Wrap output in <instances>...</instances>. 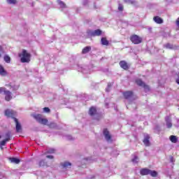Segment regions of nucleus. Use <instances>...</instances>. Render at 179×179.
I'll use <instances>...</instances> for the list:
<instances>
[{
	"label": "nucleus",
	"mask_w": 179,
	"mask_h": 179,
	"mask_svg": "<svg viewBox=\"0 0 179 179\" xmlns=\"http://www.w3.org/2000/svg\"><path fill=\"white\" fill-rule=\"evenodd\" d=\"M14 122H15L16 132H22V124H20V122H19V120H17V118H14Z\"/></svg>",
	"instance_id": "6"
},
{
	"label": "nucleus",
	"mask_w": 179,
	"mask_h": 179,
	"mask_svg": "<svg viewBox=\"0 0 179 179\" xmlns=\"http://www.w3.org/2000/svg\"><path fill=\"white\" fill-rule=\"evenodd\" d=\"M48 122V120L44 119V118H42L39 122L40 124H43V125H47Z\"/></svg>",
	"instance_id": "25"
},
{
	"label": "nucleus",
	"mask_w": 179,
	"mask_h": 179,
	"mask_svg": "<svg viewBox=\"0 0 179 179\" xmlns=\"http://www.w3.org/2000/svg\"><path fill=\"white\" fill-rule=\"evenodd\" d=\"M43 166H45V161L42 159L38 163V166L39 167H43Z\"/></svg>",
	"instance_id": "26"
},
{
	"label": "nucleus",
	"mask_w": 179,
	"mask_h": 179,
	"mask_svg": "<svg viewBox=\"0 0 179 179\" xmlns=\"http://www.w3.org/2000/svg\"><path fill=\"white\" fill-rule=\"evenodd\" d=\"M126 3H131L134 5L135 3V0H124Z\"/></svg>",
	"instance_id": "28"
},
{
	"label": "nucleus",
	"mask_w": 179,
	"mask_h": 179,
	"mask_svg": "<svg viewBox=\"0 0 179 179\" xmlns=\"http://www.w3.org/2000/svg\"><path fill=\"white\" fill-rule=\"evenodd\" d=\"M171 162L173 163V162H174V157H171Z\"/></svg>",
	"instance_id": "39"
},
{
	"label": "nucleus",
	"mask_w": 179,
	"mask_h": 179,
	"mask_svg": "<svg viewBox=\"0 0 179 179\" xmlns=\"http://www.w3.org/2000/svg\"><path fill=\"white\" fill-rule=\"evenodd\" d=\"M102 33L103 31H101V29H96L94 31L91 32V36H92L93 37H96L101 36Z\"/></svg>",
	"instance_id": "12"
},
{
	"label": "nucleus",
	"mask_w": 179,
	"mask_h": 179,
	"mask_svg": "<svg viewBox=\"0 0 179 179\" xmlns=\"http://www.w3.org/2000/svg\"><path fill=\"white\" fill-rule=\"evenodd\" d=\"M1 149H3L2 147H1Z\"/></svg>",
	"instance_id": "42"
},
{
	"label": "nucleus",
	"mask_w": 179,
	"mask_h": 179,
	"mask_svg": "<svg viewBox=\"0 0 179 179\" xmlns=\"http://www.w3.org/2000/svg\"><path fill=\"white\" fill-rule=\"evenodd\" d=\"M46 157L47 159H54V156L52 155H47Z\"/></svg>",
	"instance_id": "38"
},
{
	"label": "nucleus",
	"mask_w": 179,
	"mask_h": 179,
	"mask_svg": "<svg viewBox=\"0 0 179 179\" xmlns=\"http://www.w3.org/2000/svg\"><path fill=\"white\" fill-rule=\"evenodd\" d=\"M1 138H2V136H0V139H1Z\"/></svg>",
	"instance_id": "41"
},
{
	"label": "nucleus",
	"mask_w": 179,
	"mask_h": 179,
	"mask_svg": "<svg viewBox=\"0 0 179 179\" xmlns=\"http://www.w3.org/2000/svg\"><path fill=\"white\" fill-rule=\"evenodd\" d=\"M10 135H11V133L10 131H8L6 134V139H8V141H10Z\"/></svg>",
	"instance_id": "29"
},
{
	"label": "nucleus",
	"mask_w": 179,
	"mask_h": 179,
	"mask_svg": "<svg viewBox=\"0 0 179 179\" xmlns=\"http://www.w3.org/2000/svg\"><path fill=\"white\" fill-rule=\"evenodd\" d=\"M103 135L106 141H111V135H110V131H108V129H103Z\"/></svg>",
	"instance_id": "11"
},
{
	"label": "nucleus",
	"mask_w": 179,
	"mask_h": 179,
	"mask_svg": "<svg viewBox=\"0 0 179 179\" xmlns=\"http://www.w3.org/2000/svg\"><path fill=\"white\" fill-rule=\"evenodd\" d=\"M123 96L126 100L131 99L134 96V92L132 91H126L122 92Z\"/></svg>",
	"instance_id": "8"
},
{
	"label": "nucleus",
	"mask_w": 179,
	"mask_h": 179,
	"mask_svg": "<svg viewBox=\"0 0 179 179\" xmlns=\"http://www.w3.org/2000/svg\"><path fill=\"white\" fill-rule=\"evenodd\" d=\"M11 163H15V164H19L20 163V159L15 157L10 158Z\"/></svg>",
	"instance_id": "20"
},
{
	"label": "nucleus",
	"mask_w": 179,
	"mask_h": 179,
	"mask_svg": "<svg viewBox=\"0 0 179 179\" xmlns=\"http://www.w3.org/2000/svg\"><path fill=\"white\" fill-rule=\"evenodd\" d=\"M108 89H110V87H111V83L108 84Z\"/></svg>",
	"instance_id": "40"
},
{
	"label": "nucleus",
	"mask_w": 179,
	"mask_h": 179,
	"mask_svg": "<svg viewBox=\"0 0 179 179\" xmlns=\"http://www.w3.org/2000/svg\"><path fill=\"white\" fill-rule=\"evenodd\" d=\"M34 118L38 122H40L41 120L43 118V115H41V114L35 115Z\"/></svg>",
	"instance_id": "22"
},
{
	"label": "nucleus",
	"mask_w": 179,
	"mask_h": 179,
	"mask_svg": "<svg viewBox=\"0 0 179 179\" xmlns=\"http://www.w3.org/2000/svg\"><path fill=\"white\" fill-rule=\"evenodd\" d=\"M8 3H10V5H15L16 3V0H7Z\"/></svg>",
	"instance_id": "30"
},
{
	"label": "nucleus",
	"mask_w": 179,
	"mask_h": 179,
	"mask_svg": "<svg viewBox=\"0 0 179 179\" xmlns=\"http://www.w3.org/2000/svg\"><path fill=\"white\" fill-rule=\"evenodd\" d=\"M101 43L102 45H106V46L110 44V42L108 41V40H107L106 37L101 38Z\"/></svg>",
	"instance_id": "16"
},
{
	"label": "nucleus",
	"mask_w": 179,
	"mask_h": 179,
	"mask_svg": "<svg viewBox=\"0 0 179 179\" xmlns=\"http://www.w3.org/2000/svg\"><path fill=\"white\" fill-rule=\"evenodd\" d=\"M60 166H62V167H63V169H69V167H71V166H72V164L69 162H64L63 163H61Z\"/></svg>",
	"instance_id": "13"
},
{
	"label": "nucleus",
	"mask_w": 179,
	"mask_h": 179,
	"mask_svg": "<svg viewBox=\"0 0 179 179\" xmlns=\"http://www.w3.org/2000/svg\"><path fill=\"white\" fill-rule=\"evenodd\" d=\"M136 85H138V86H141V87H143L145 89V92H149L150 90V87H149V85H146L141 79L136 80Z\"/></svg>",
	"instance_id": "4"
},
{
	"label": "nucleus",
	"mask_w": 179,
	"mask_h": 179,
	"mask_svg": "<svg viewBox=\"0 0 179 179\" xmlns=\"http://www.w3.org/2000/svg\"><path fill=\"white\" fill-rule=\"evenodd\" d=\"M4 61L5 62H6L7 64H10V57L8 56V55H5L4 56Z\"/></svg>",
	"instance_id": "24"
},
{
	"label": "nucleus",
	"mask_w": 179,
	"mask_h": 179,
	"mask_svg": "<svg viewBox=\"0 0 179 179\" xmlns=\"http://www.w3.org/2000/svg\"><path fill=\"white\" fill-rule=\"evenodd\" d=\"M43 111L45 112V113H50V108H48V107H45V108H43Z\"/></svg>",
	"instance_id": "35"
},
{
	"label": "nucleus",
	"mask_w": 179,
	"mask_h": 179,
	"mask_svg": "<svg viewBox=\"0 0 179 179\" xmlns=\"http://www.w3.org/2000/svg\"><path fill=\"white\" fill-rule=\"evenodd\" d=\"M48 153H55V150L51 149L48 152Z\"/></svg>",
	"instance_id": "37"
},
{
	"label": "nucleus",
	"mask_w": 179,
	"mask_h": 179,
	"mask_svg": "<svg viewBox=\"0 0 179 179\" xmlns=\"http://www.w3.org/2000/svg\"><path fill=\"white\" fill-rule=\"evenodd\" d=\"M6 90V88L5 87H0V94H2V93H5V91Z\"/></svg>",
	"instance_id": "34"
},
{
	"label": "nucleus",
	"mask_w": 179,
	"mask_h": 179,
	"mask_svg": "<svg viewBox=\"0 0 179 179\" xmlns=\"http://www.w3.org/2000/svg\"><path fill=\"white\" fill-rule=\"evenodd\" d=\"M170 141H171V142H172V143H177V141H178L177 136H171Z\"/></svg>",
	"instance_id": "21"
},
{
	"label": "nucleus",
	"mask_w": 179,
	"mask_h": 179,
	"mask_svg": "<svg viewBox=\"0 0 179 179\" xmlns=\"http://www.w3.org/2000/svg\"><path fill=\"white\" fill-rule=\"evenodd\" d=\"M57 3L60 6V8H66V4H65V3H64L62 1L57 0Z\"/></svg>",
	"instance_id": "23"
},
{
	"label": "nucleus",
	"mask_w": 179,
	"mask_h": 179,
	"mask_svg": "<svg viewBox=\"0 0 179 179\" xmlns=\"http://www.w3.org/2000/svg\"><path fill=\"white\" fill-rule=\"evenodd\" d=\"M119 65L124 71H128L129 69V65H128V63L126 61H120Z\"/></svg>",
	"instance_id": "7"
},
{
	"label": "nucleus",
	"mask_w": 179,
	"mask_h": 179,
	"mask_svg": "<svg viewBox=\"0 0 179 179\" xmlns=\"http://www.w3.org/2000/svg\"><path fill=\"white\" fill-rule=\"evenodd\" d=\"M6 142H9L8 139H4L2 141H1L0 145L1 146H5L6 145Z\"/></svg>",
	"instance_id": "27"
},
{
	"label": "nucleus",
	"mask_w": 179,
	"mask_h": 179,
	"mask_svg": "<svg viewBox=\"0 0 179 179\" xmlns=\"http://www.w3.org/2000/svg\"><path fill=\"white\" fill-rule=\"evenodd\" d=\"M149 139H150V136H149V135L145 136L144 138L143 143L146 146H150V141H149Z\"/></svg>",
	"instance_id": "15"
},
{
	"label": "nucleus",
	"mask_w": 179,
	"mask_h": 179,
	"mask_svg": "<svg viewBox=\"0 0 179 179\" xmlns=\"http://www.w3.org/2000/svg\"><path fill=\"white\" fill-rule=\"evenodd\" d=\"M18 56L20 57V61L21 62H22V64L30 62V58H31V55L27 52V50H23L22 53H20Z\"/></svg>",
	"instance_id": "1"
},
{
	"label": "nucleus",
	"mask_w": 179,
	"mask_h": 179,
	"mask_svg": "<svg viewBox=\"0 0 179 179\" xmlns=\"http://www.w3.org/2000/svg\"><path fill=\"white\" fill-rule=\"evenodd\" d=\"M89 115L91 117H94V115H97V109L96 108V107L92 106L91 108H90Z\"/></svg>",
	"instance_id": "10"
},
{
	"label": "nucleus",
	"mask_w": 179,
	"mask_h": 179,
	"mask_svg": "<svg viewBox=\"0 0 179 179\" xmlns=\"http://www.w3.org/2000/svg\"><path fill=\"white\" fill-rule=\"evenodd\" d=\"M4 94L6 101H10V100H12V92H10V91L6 90V91H4Z\"/></svg>",
	"instance_id": "9"
},
{
	"label": "nucleus",
	"mask_w": 179,
	"mask_h": 179,
	"mask_svg": "<svg viewBox=\"0 0 179 179\" xmlns=\"http://www.w3.org/2000/svg\"><path fill=\"white\" fill-rule=\"evenodd\" d=\"M2 54H3V48L0 45V58L2 57Z\"/></svg>",
	"instance_id": "36"
},
{
	"label": "nucleus",
	"mask_w": 179,
	"mask_h": 179,
	"mask_svg": "<svg viewBox=\"0 0 179 179\" xmlns=\"http://www.w3.org/2000/svg\"><path fill=\"white\" fill-rule=\"evenodd\" d=\"M118 10H120V12H122V10H124V6H122V4H119Z\"/></svg>",
	"instance_id": "32"
},
{
	"label": "nucleus",
	"mask_w": 179,
	"mask_h": 179,
	"mask_svg": "<svg viewBox=\"0 0 179 179\" xmlns=\"http://www.w3.org/2000/svg\"><path fill=\"white\" fill-rule=\"evenodd\" d=\"M164 48H166V50H174L176 46L171 43H166L164 45Z\"/></svg>",
	"instance_id": "18"
},
{
	"label": "nucleus",
	"mask_w": 179,
	"mask_h": 179,
	"mask_svg": "<svg viewBox=\"0 0 179 179\" xmlns=\"http://www.w3.org/2000/svg\"><path fill=\"white\" fill-rule=\"evenodd\" d=\"M166 127L167 128H171V127H173V124L170 121H168L167 120H166Z\"/></svg>",
	"instance_id": "31"
},
{
	"label": "nucleus",
	"mask_w": 179,
	"mask_h": 179,
	"mask_svg": "<svg viewBox=\"0 0 179 179\" xmlns=\"http://www.w3.org/2000/svg\"><path fill=\"white\" fill-rule=\"evenodd\" d=\"M130 41L133 44H141L142 43V38L136 34H134L130 36Z\"/></svg>",
	"instance_id": "3"
},
{
	"label": "nucleus",
	"mask_w": 179,
	"mask_h": 179,
	"mask_svg": "<svg viewBox=\"0 0 179 179\" xmlns=\"http://www.w3.org/2000/svg\"><path fill=\"white\" fill-rule=\"evenodd\" d=\"M0 75L1 76H6V75H8V72L5 71V69L2 66V65H0Z\"/></svg>",
	"instance_id": "17"
},
{
	"label": "nucleus",
	"mask_w": 179,
	"mask_h": 179,
	"mask_svg": "<svg viewBox=\"0 0 179 179\" xmlns=\"http://www.w3.org/2000/svg\"><path fill=\"white\" fill-rule=\"evenodd\" d=\"M90 50H92V47L90 46H86L85 48H84L82 50V53L83 54H87V52H89L90 51Z\"/></svg>",
	"instance_id": "19"
},
{
	"label": "nucleus",
	"mask_w": 179,
	"mask_h": 179,
	"mask_svg": "<svg viewBox=\"0 0 179 179\" xmlns=\"http://www.w3.org/2000/svg\"><path fill=\"white\" fill-rule=\"evenodd\" d=\"M4 115L6 117H8V118H13V120H15V117H16V112L13 110L6 109L4 112Z\"/></svg>",
	"instance_id": "5"
},
{
	"label": "nucleus",
	"mask_w": 179,
	"mask_h": 179,
	"mask_svg": "<svg viewBox=\"0 0 179 179\" xmlns=\"http://www.w3.org/2000/svg\"><path fill=\"white\" fill-rule=\"evenodd\" d=\"M153 20L154 22H155V23H157V24H162V23H163V19H162V17H159V16H155L153 17Z\"/></svg>",
	"instance_id": "14"
},
{
	"label": "nucleus",
	"mask_w": 179,
	"mask_h": 179,
	"mask_svg": "<svg viewBox=\"0 0 179 179\" xmlns=\"http://www.w3.org/2000/svg\"><path fill=\"white\" fill-rule=\"evenodd\" d=\"M138 157L137 156H135L134 157V159H131V162H133V163H138Z\"/></svg>",
	"instance_id": "33"
},
{
	"label": "nucleus",
	"mask_w": 179,
	"mask_h": 179,
	"mask_svg": "<svg viewBox=\"0 0 179 179\" xmlns=\"http://www.w3.org/2000/svg\"><path fill=\"white\" fill-rule=\"evenodd\" d=\"M141 176H151V177H157V171H152L149 169H141L140 171Z\"/></svg>",
	"instance_id": "2"
}]
</instances>
